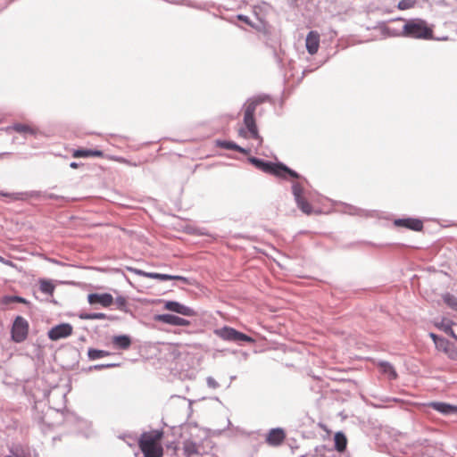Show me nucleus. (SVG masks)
I'll return each mask as SVG.
<instances>
[{"label": "nucleus", "mask_w": 457, "mask_h": 457, "mask_svg": "<svg viewBox=\"0 0 457 457\" xmlns=\"http://www.w3.org/2000/svg\"><path fill=\"white\" fill-rule=\"evenodd\" d=\"M264 98L257 97L249 100L244 105V125L238 129V136L246 139H254L258 145L261 146L263 142L262 137L260 135L254 118L257 106L263 102Z\"/></svg>", "instance_id": "1"}, {"label": "nucleus", "mask_w": 457, "mask_h": 457, "mask_svg": "<svg viewBox=\"0 0 457 457\" xmlns=\"http://www.w3.org/2000/svg\"><path fill=\"white\" fill-rule=\"evenodd\" d=\"M163 437L162 430H151L144 432L138 439V447L144 457H162L163 447L162 440Z\"/></svg>", "instance_id": "2"}, {"label": "nucleus", "mask_w": 457, "mask_h": 457, "mask_svg": "<svg viewBox=\"0 0 457 457\" xmlns=\"http://www.w3.org/2000/svg\"><path fill=\"white\" fill-rule=\"evenodd\" d=\"M403 35L414 38L431 39L433 37V29L423 20H411L403 26Z\"/></svg>", "instance_id": "3"}, {"label": "nucleus", "mask_w": 457, "mask_h": 457, "mask_svg": "<svg viewBox=\"0 0 457 457\" xmlns=\"http://www.w3.org/2000/svg\"><path fill=\"white\" fill-rule=\"evenodd\" d=\"M217 334L224 340L228 341H244L248 343H253L254 340L247 335L236 330L233 328L224 327L217 332Z\"/></svg>", "instance_id": "4"}, {"label": "nucleus", "mask_w": 457, "mask_h": 457, "mask_svg": "<svg viewBox=\"0 0 457 457\" xmlns=\"http://www.w3.org/2000/svg\"><path fill=\"white\" fill-rule=\"evenodd\" d=\"M28 322L22 317H17L12 328V338L17 343L24 341L28 335Z\"/></svg>", "instance_id": "5"}, {"label": "nucleus", "mask_w": 457, "mask_h": 457, "mask_svg": "<svg viewBox=\"0 0 457 457\" xmlns=\"http://www.w3.org/2000/svg\"><path fill=\"white\" fill-rule=\"evenodd\" d=\"M73 333V328L69 323H62L52 328L48 331V337L53 341L66 338Z\"/></svg>", "instance_id": "6"}, {"label": "nucleus", "mask_w": 457, "mask_h": 457, "mask_svg": "<svg viewBox=\"0 0 457 457\" xmlns=\"http://www.w3.org/2000/svg\"><path fill=\"white\" fill-rule=\"evenodd\" d=\"M135 273L139 276L148 278H154V279H160V280H179V281H182L184 283L188 282L187 278H185L183 276H179V275H168V274H161V273H156V272H146V271H144L141 270H136Z\"/></svg>", "instance_id": "7"}, {"label": "nucleus", "mask_w": 457, "mask_h": 457, "mask_svg": "<svg viewBox=\"0 0 457 457\" xmlns=\"http://www.w3.org/2000/svg\"><path fill=\"white\" fill-rule=\"evenodd\" d=\"M436 347L443 352L450 360L457 361V346L445 339L436 342Z\"/></svg>", "instance_id": "8"}, {"label": "nucleus", "mask_w": 457, "mask_h": 457, "mask_svg": "<svg viewBox=\"0 0 457 457\" xmlns=\"http://www.w3.org/2000/svg\"><path fill=\"white\" fill-rule=\"evenodd\" d=\"M154 320L173 326L187 327L190 325L189 320L173 314H159L155 316Z\"/></svg>", "instance_id": "9"}, {"label": "nucleus", "mask_w": 457, "mask_h": 457, "mask_svg": "<svg viewBox=\"0 0 457 457\" xmlns=\"http://www.w3.org/2000/svg\"><path fill=\"white\" fill-rule=\"evenodd\" d=\"M394 224L396 227H403L414 231H420L423 228L422 220L413 218L397 219L394 221Z\"/></svg>", "instance_id": "10"}, {"label": "nucleus", "mask_w": 457, "mask_h": 457, "mask_svg": "<svg viewBox=\"0 0 457 457\" xmlns=\"http://www.w3.org/2000/svg\"><path fill=\"white\" fill-rule=\"evenodd\" d=\"M90 304L99 303L103 307H109L113 303V297L111 294H90L87 296Z\"/></svg>", "instance_id": "11"}, {"label": "nucleus", "mask_w": 457, "mask_h": 457, "mask_svg": "<svg viewBox=\"0 0 457 457\" xmlns=\"http://www.w3.org/2000/svg\"><path fill=\"white\" fill-rule=\"evenodd\" d=\"M269 174H272L282 179H285L287 175H289L294 179L299 178V175L295 170H290L288 167L282 163H273Z\"/></svg>", "instance_id": "12"}, {"label": "nucleus", "mask_w": 457, "mask_h": 457, "mask_svg": "<svg viewBox=\"0 0 457 457\" xmlns=\"http://www.w3.org/2000/svg\"><path fill=\"white\" fill-rule=\"evenodd\" d=\"M164 309L185 315V316H194L195 315V312L193 309H191L190 307L185 306L178 302H174V301L166 302V303L164 305Z\"/></svg>", "instance_id": "13"}, {"label": "nucleus", "mask_w": 457, "mask_h": 457, "mask_svg": "<svg viewBox=\"0 0 457 457\" xmlns=\"http://www.w3.org/2000/svg\"><path fill=\"white\" fill-rule=\"evenodd\" d=\"M285 438L286 433L282 428H273L268 433L266 442L271 446H278L284 442Z\"/></svg>", "instance_id": "14"}, {"label": "nucleus", "mask_w": 457, "mask_h": 457, "mask_svg": "<svg viewBox=\"0 0 457 457\" xmlns=\"http://www.w3.org/2000/svg\"><path fill=\"white\" fill-rule=\"evenodd\" d=\"M320 34L317 31L312 30L306 37V49L312 55L315 54L320 47Z\"/></svg>", "instance_id": "15"}, {"label": "nucleus", "mask_w": 457, "mask_h": 457, "mask_svg": "<svg viewBox=\"0 0 457 457\" xmlns=\"http://www.w3.org/2000/svg\"><path fill=\"white\" fill-rule=\"evenodd\" d=\"M428 406L445 415L457 413V405L441 402H432L428 403Z\"/></svg>", "instance_id": "16"}, {"label": "nucleus", "mask_w": 457, "mask_h": 457, "mask_svg": "<svg viewBox=\"0 0 457 457\" xmlns=\"http://www.w3.org/2000/svg\"><path fill=\"white\" fill-rule=\"evenodd\" d=\"M72 156L74 158L103 157L104 153L100 150L78 149L73 151Z\"/></svg>", "instance_id": "17"}, {"label": "nucleus", "mask_w": 457, "mask_h": 457, "mask_svg": "<svg viewBox=\"0 0 457 457\" xmlns=\"http://www.w3.org/2000/svg\"><path fill=\"white\" fill-rule=\"evenodd\" d=\"M215 145L218 147L237 151V152L245 154H246L248 153V151L246 149L239 146L238 145H237L236 143H234L232 141L216 140Z\"/></svg>", "instance_id": "18"}, {"label": "nucleus", "mask_w": 457, "mask_h": 457, "mask_svg": "<svg viewBox=\"0 0 457 457\" xmlns=\"http://www.w3.org/2000/svg\"><path fill=\"white\" fill-rule=\"evenodd\" d=\"M183 451L187 457H191L199 454V446L195 442L187 439L183 442Z\"/></svg>", "instance_id": "19"}, {"label": "nucleus", "mask_w": 457, "mask_h": 457, "mask_svg": "<svg viewBox=\"0 0 457 457\" xmlns=\"http://www.w3.org/2000/svg\"><path fill=\"white\" fill-rule=\"evenodd\" d=\"M112 343L117 348L126 350L129 348L131 340L129 337L122 335L114 337L112 338Z\"/></svg>", "instance_id": "20"}, {"label": "nucleus", "mask_w": 457, "mask_h": 457, "mask_svg": "<svg viewBox=\"0 0 457 457\" xmlns=\"http://www.w3.org/2000/svg\"><path fill=\"white\" fill-rule=\"evenodd\" d=\"M334 440H335V447H336L337 451H338L340 453L344 452L347 445V439H346L345 436L341 432H337L335 435Z\"/></svg>", "instance_id": "21"}, {"label": "nucleus", "mask_w": 457, "mask_h": 457, "mask_svg": "<svg viewBox=\"0 0 457 457\" xmlns=\"http://www.w3.org/2000/svg\"><path fill=\"white\" fill-rule=\"evenodd\" d=\"M250 162L256 167L258 168L259 170L266 172V173H270L271 168H272V165H273V162H264L262 160H260V159H257V158H251L250 159Z\"/></svg>", "instance_id": "22"}, {"label": "nucleus", "mask_w": 457, "mask_h": 457, "mask_svg": "<svg viewBox=\"0 0 457 457\" xmlns=\"http://www.w3.org/2000/svg\"><path fill=\"white\" fill-rule=\"evenodd\" d=\"M379 370L383 374L386 375L388 377V378H390V379H395L397 377V374H396L395 369L388 362H381L379 364Z\"/></svg>", "instance_id": "23"}, {"label": "nucleus", "mask_w": 457, "mask_h": 457, "mask_svg": "<svg viewBox=\"0 0 457 457\" xmlns=\"http://www.w3.org/2000/svg\"><path fill=\"white\" fill-rule=\"evenodd\" d=\"M13 129L16 132L21 133V134H30L35 135L36 134V129L29 125L26 124H16L13 126Z\"/></svg>", "instance_id": "24"}, {"label": "nucleus", "mask_w": 457, "mask_h": 457, "mask_svg": "<svg viewBox=\"0 0 457 457\" xmlns=\"http://www.w3.org/2000/svg\"><path fill=\"white\" fill-rule=\"evenodd\" d=\"M297 206L300 208V210L304 212L305 214H311L312 212V205L308 203V201L304 198H299L295 200Z\"/></svg>", "instance_id": "25"}, {"label": "nucleus", "mask_w": 457, "mask_h": 457, "mask_svg": "<svg viewBox=\"0 0 457 457\" xmlns=\"http://www.w3.org/2000/svg\"><path fill=\"white\" fill-rule=\"evenodd\" d=\"M87 354L90 360H96L99 358L106 357L110 353L104 350L89 349Z\"/></svg>", "instance_id": "26"}, {"label": "nucleus", "mask_w": 457, "mask_h": 457, "mask_svg": "<svg viewBox=\"0 0 457 457\" xmlns=\"http://www.w3.org/2000/svg\"><path fill=\"white\" fill-rule=\"evenodd\" d=\"M444 302L453 310L457 311V297L451 294H445L443 295Z\"/></svg>", "instance_id": "27"}, {"label": "nucleus", "mask_w": 457, "mask_h": 457, "mask_svg": "<svg viewBox=\"0 0 457 457\" xmlns=\"http://www.w3.org/2000/svg\"><path fill=\"white\" fill-rule=\"evenodd\" d=\"M81 320H104L106 315L101 312L96 313H86L82 312L79 315Z\"/></svg>", "instance_id": "28"}, {"label": "nucleus", "mask_w": 457, "mask_h": 457, "mask_svg": "<svg viewBox=\"0 0 457 457\" xmlns=\"http://www.w3.org/2000/svg\"><path fill=\"white\" fill-rule=\"evenodd\" d=\"M40 290L43 293L52 295L54 290V286L53 285L52 282H50L48 280H41L40 281Z\"/></svg>", "instance_id": "29"}, {"label": "nucleus", "mask_w": 457, "mask_h": 457, "mask_svg": "<svg viewBox=\"0 0 457 457\" xmlns=\"http://www.w3.org/2000/svg\"><path fill=\"white\" fill-rule=\"evenodd\" d=\"M416 4V1L415 0H401L399 3H398V5H397V8L399 10H408V9H411V8H413Z\"/></svg>", "instance_id": "30"}, {"label": "nucleus", "mask_w": 457, "mask_h": 457, "mask_svg": "<svg viewBox=\"0 0 457 457\" xmlns=\"http://www.w3.org/2000/svg\"><path fill=\"white\" fill-rule=\"evenodd\" d=\"M293 194L295 195V200L303 197V187L300 184L295 183L293 185Z\"/></svg>", "instance_id": "31"}, {"label": "nucleus", "mask_w": 457, "mask_h": 457, "mask_svg": "<svg viewBox=\"0 0 457 457\" xmlns=\"http://www.w3.org/2000/svg\"><path fill=\"white\" fill-rule=\"evenodd\" d=\"M15 302L23 303L24 299H22L21 297H19V296H6V297H4L2 300V303L4 304H8L10 303H15Z\"/></svg>", "instance_id": "32"}, {"label": "nucleus", "mask_w": 457, "mask_h": 457, "mask_svg": "<svg viewBox=\"0 0 457 457\" xmlns=\"http://www.w3.org/2000/svg\"><path fill=\"white\" fill-rule=\"evenodd\" d=\"M15 302L23 303L24 299H22L21 297H19V296H6V297H4L2 300V303L4 304H8L10 303H15Z\"/></svg>", "instance_id": "33"}, {"label": "nucleus", "mask_w": 457, "mask_h": 457, "mask_svg": "<svg viewBox=\"0 0 457 457\" xmlns=\"http://www.w3.org/2000/svg\"><path fill=\"white\" fill-rule=\"evenodd\" d=\"M115 303L117 304L120 310H123L127 305V300L123 296H119L116 298Z\"/></svg>", "instance_id": "34"}, {"label": "nucleus", "mask_w": 457, "mask_h": 457, "mask_svg": "<svg viewBox=\"0 0 457 457\" xmlns=\"http://www.w3.org/2000/svg\"><path fill=\"white\" fill-rule=\"evenodd\" d=\"M0 262L5 265H8V266H11V267H13L14 264L11 262V261H8V260H5L4 257L0 256Z\"/></svg>", "instance_id": "35"}, {"label": "nucleus", "mask_w": 457, "mask_h": 457, "mask_svg": "<svg viewBox=\"0 0 457 457\" xmlns=\"http://www.w3.org/2000/svg\"><path fill=\"white\" fill-rule=\"evenodd\" d=\"M445 331L448 334H450L453 337L457 339V336L454 334L453 330L451 328H446Z\"/></svg>", "instance_id": "36"}, {"label": "nucleus", "mask_w": 457, "mask_h": 457, "mask_svg": "<svg viewBox=\"0 0 457 457\" xmlns=\"http://www.w3.org/2000/svg\"><path fill=\"white\" fill-rule=\"evenodd\" d=\"M238 19L247 24L250 23L249 21V18L247 16H245V15H238Z\"/></svg>", "instance_id": "37"}, {"label": "nucleus", "mask_w": 457, "mask_h": 457, "mask_svg": "<svg viewBox=\"0 0 457 457\" xmlns=\"http://www.w3.org/2000/svg\"><path fill=\"white\" fill-rule=\"evenodd\" d=\"M4 457H30L29 454H27V453H23L21 455H18V454H12V455H6Z\"/></svg>", "instance_id": "38"}, {"label": "nucleus", "mask_w": 457, "mask_h": 457, "mask_svg": "<svg viewBox=\"0 0 457 457\" xmlns=\"http://www.w3.org/2000/svg\"><path fill=\"white\" fill-rule=\"evenodd\" d=\"M430 337L434 340V342H438L439 340H441L442 338H438L436 335L431 333L430 334Z\"/></svg>", "instance_id": "39"}, {"label": "nucleus", "mask_w": 457, "mask_h": 457, "mask_svg": "<svg viewBox=\"0 0 457 457\" xmlns=\"http://www.w3.org/2000/svg\"><path fill=\"white\" fill-rule=\"evenodd\" d=\"M70 166L73 169H76L78 167V164L76 162H71Z\"/></svg>", "instance_id": "40"}]
</instances>
